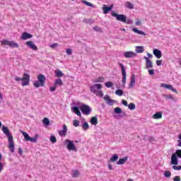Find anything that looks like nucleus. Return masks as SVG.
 Listing matches in <instances>:
<instances>
[{
  "instance_id": "f257e3e1",
  "label": "nucleus",
  "mask_w": 181,
  "mask_h": 181,
  "mask_svg": "<svg viewBox=\"0 0 181 181\" xmlns=\"http://www.w3.org/2000/svg\"><path fill=\"white\" fill-rule=\"evenodd\" d=\"M2 131L8 139V148L10 149V151L13 153V152H15V144L13 143V136H12V134H11V132L9 131V129H8V127L3 126Z\"/></svg>"
},
{
  "instance_id": "f03ea898",
  "label": "nucleus",
  "mask_w": 181,
  "mask_h": 181,
  "mask_svg": "<svg viewBox=\"0 0 181 181\" xmlns=\"http://www.w3.org/2000/svg\"><path fill=\"white\" fill-rule=\"evenodd\" d=\"M101 88H103V85L100 83H95L90 86V93L95 94L97 97H104V93Z\"/></svg>"
},
{
  "instance_id": "7ed1b4c3",
  "label": "nucleus",
  "mask_w": 181,
  "mask_h": 181,
  "mask_svg": "<svg viewBox=\"0 0 181 181\" xmlns=\"http://www.w3.org/2000/svg\"><path fill=\"white\" fill-rule=\"evenodd\" d=\"M37 80L33 83L34 87L39 88V87H45V82L46 81V77L43 74L37 76Z\"/></svg>"
},
{
  "instance_id": "20e7f679",
  "label": "nucleus",
  "mask_w": 181,
  "mask_h": 181,
  "mask_svg": "<svg viewBox=\"0 0 181 181\" xmlns=\"http://www.w3.org/2000/svg\"><path fill=\"white\" fill-rule=\"evenodd\" d=\"M64 144L66 145V148L68 151H77V148H76V145H74V143L73 141L67 139L64 141Z\"/></svg>"
},
{
  "instance_id": "39448f33",
  "label": "nucleus",
  "mask_w": 181,
  "mask_h": 181,
  "mask_svg": "<svg viewBox=\"0 0 181 181\" xmlns=\"http://www.w3.org/2000/svg\"><path fill=\"white\" fill-rule=\"evenodd\" d=\"M112 16L115 18L119 22H123V23H127V16L124 14H118L115 11L112 12Z\"/></svg>"
},
{
  "instance_id": "423d86ee",
  "label": "nucleus",
  "mask_w": 181,
  "mask_h": 181,
  "mask_svg": "<svg viewBox=\"0 0 181 181\" xmlns=\"http://www.w3.org/2000/svg\"><path fill=\"white\" fill-rule=\"evenodd\" d=\"M80 110L82 114H84V115H90L92 111L91 107H90V106L84 104L80 107Z\"/></svg>"
},
{
  "instance_id": "0eeeda50",
  "label": "nucleus",
  "mask_w": 181,
  "mask_h": 181,
  "mask_svg": "<svg viewBox=\"0 0 181 181\" xmlns=\"http://www.w3.org/2000/svg\"><path fill=\"white\" fill-rule=\"evenodd\" d=\"M1 45L9 46L10 47H19V44L16 43L15 41H9L7 40L1 41Z\"/></svg>"
},
{
  "instance_id": "6e6552de",
  "label": "nucleus",
  "mask_w": 181,
  "mask_h": 181,
  "mask_svg": "<svg viewBox=\"0 0 181 181\" xmlns=\"http://www.w3.org/2000/svg\"><path fill=\"white\" fill-rule=\"evenodd\" d=\"M21 81H23V87H25V86H29V83L30 82V76L29 74L25 73L23 76Z\"/></svg>"
},
{
  "instance_id": "1a4fd4ad",
  "label": "nucleus",
  "mask_w": 181,
  "mask_h": 181,
  "mask_svg": "<svg viewBox=\"0 0 181 181\" xmlns=\"http://www.w3.org/2000/svg\"><path fill=\"white\" fill-rule=\"evenodd\" d=\"M119 64L122 69V85H123V87H125V83H127V71L125 70V67L124 66V64L121 63H119Z\"/></svg>"
},
{
  "instance_id": "9d476101",
  "label": "nucleus",
  "mask_w": 181,
  "mask_h": 181,
  "mask_svg": "<svg viewBox=\"0 0 181 181\" xmlns=\"http://www.w3.org/2000/svg\"><path fill=\"white\" fill-rule=\"evenodd\" d=\"M123 55L126 59H133V57H136V53L132 51L124 52Z\"/></svg>"
},
{
  "instance_id": "9b49d317",
  "label": "nucleus",
  "mask_w": 181,
  "mask_h": 181,
  "mask_svg": "<svg viewBox=\"0 0 181 181\" xmlns=\"http://www.w3.org/2000/svg\"><path fill=\"white\" fill-rule=\"evenodd\" d=\"M103 100H105V101H106V103L107 104V105H114V103H117L116 100H114L111 98H110V95H105L104 97H103Z\"/></svg>"
},
{
  "instance_id": "f8f14e48",
  "label": "nucleus",
  "mask_w": 181,
  "mask_h": 181,
  "mask_svg": "<svg viewBox=\"0 0 181 181\" xmlns=\"http://www.w3.org/2000/svg\"><path fill=\"white\" fill-rule=\"evenodd\" d=\"M160 86L163 87V88H166L167 90H170L173 93H175L176 94H177V90L175 89V88H173V86L172 85L162 83Z\"/></svg>"
},
{
  "instance_id": "ddd939ff",
  "label": "nucleus",
  "mask_w": 181,
  "mask_h": 181,
  "mask_svg": "<svg viewBox=\"0 0 181 181\" xmlns=\"http://www.w3.org/2000/svg\"><path fill=\"white\" fill-rule=\"evenodd\" d=\"M171 165H179V160L177 159V156L176 153H173L171 156Z\"/></svg>"
},
{
  "instance_id": "4468645a",
  "label": "nucleus",
  "mask_w": 181,
  "mask_h": 181,
  "mask_svg": "<svg viewBox=\"0 0 181 181\" xmlns=\"http://www.w3.org/2000/svg\"><path fill=\"white\" fill-rule=\"evenodd\" d=\"M25 45L26 46H28V47L31 49V50H37V47L36 46V45H35V43L33 41H27L25 42Z\"/></svg>"
},
{
  "instance_id": "2eb2a0df",
  "label": "nucleus",
  "mask_w": 181,
  "mask_h": 181,
  "mask_svg": "<svg viewBox=\"0 0 181 181\" xmlns=\"http://www.w3.org/2000/svg\"><path fill=\"white\" fill-rule=\"evenodd\" d=\"M144 59L146 60V69H152L153 67V65L152 64V61L148 58V57H144Z\"/></svg>"
},
{
  "instance_id": "dca6fc26",
  "label": "nucleus",
  "mask_w": 181,
  "mask_h": 181,
  "mask_svg": "<svg viewBox=\"0 0 181 181\" xmlns=\"http://www.w3.org/2000/svg\"><path fill=\"white\" fill-rule=\"evenodd\" d=\"M33 37V35L32 34L28 33L26 32L23 33L21 39L23 40H28V39H32Z\"/></svg>"
},
{
  "instance_id": "f3484780",
  "label": "nucleus",
  "mask_w": 181,
  "mask_h": 181,
  "mask_svg": "<svg viewBox=\"0 0 181 181\" xmlns=\"http://www.w3.org/2000/svg\"><path fill=\"white\" fill-rule=\"evenodd\" d=\"M153 54L157 58L160 59L162 57V52L158 49H154L153 51Z\"/></svg>"
},
{
  "instance_id": "a211bd4d",
  "label": "nucleus",
  "mask_w": 181,
  "mask_h": 181,
  "mask_svg": "<svg viewBox=\"0 0 181 181\" xmlns=\"http://www.w3.org/2000/svg\"><path fill=\"white\" fill-rule=\"evenodd\" d=\"M66 134H67V126L66 124L63 125V129L59 132V134L60 136H66Z\"/></svg>"
},
{
  "instance_id": "6ab92c4d",
  "label": "nucleus",
  "mask_w": 181,
  "mask_h": 181,
  "mask_svg": "<svg viewBox=\"0 0 181 181\" xmlns=\"http://www.w3.org/2000/svg\"><path fill=\"white\" fill-rule=\"evenodd\" d=\"M103 11V13L105 15H107V13H108V12H110V11H112V6H107V5L104 4L103 7L102 8Z\"/></svg>"
},
{
  "instance_id": "aec40b11",
  "label": "nucleus",
  "mask_w": 181,
  "mask_h": 181,
  "mask_svg": "<svg viewBox=\"0 0 181 181\" xmlns=\"http://www.w3.org/2000/svg\"><path fill=\"white\" fill-rule=\"evenodd\" d=\"M72 111L74 112V114H76L78 117H81V112H80V110H78V107L77 106L73 107Z\"/></svg>"
},
{
  "instance_id": "412c9836",
  "label": "nucleus",
  "mask_w": 181,
  "mask_h": 181,
  "mask_svg": "<svg viewBox=\"0 0 181 181\" xmlns=\"http://www.w3.org/2000/svg\"><path fill=\"white\" fill-rule=\"evenodd\" d=\"M90 122L92 125H97L98 124V119L96 116H94L90 118Z\"/></svg>"
},
{
  "instance_id": "4be33fe9",
  "label": "nucleus",
  "mask_w": 181,
  "mask_h": 181,
  "mask_svg": "<svg viewBox=\"0 0 181 181\" xmlns=\"http://www.w3.org/2000/svg\"><path fill=\"white\" fill-rule=\"evenodd\" d=\"M132 31L135 33H137L138 35H142L143 36H146V33H145L142 30H139L137 28H132Z\"/></svg>"
},
{
  "instance_id": "5701e85b",
  "label": "nucleus",
  "mask_w": 181,
  "mask_h": 181,
  "mask_svg": "<svg viewBox=\"0 0 181 181\" xmlns=\"http://www.w3.org/2000/svg\"><path fill=\"white\" fill-rule=\"evenodd\" d=\"M144 46H136L135 52L136 53H144Z\"/></svg>"
},
{
  "instance_id": "b1692460",
  "label": "nucleus",
  "mask_w": 181,
  "mask_h": 181,
  "mask_svg": "<svg viewBox=\"0 0 181 181\" xmlns=\"http://www.w3.org/2000/svg\"><path fill=\"white\" fill-rule=\"evenodd\" d=\"M127 160H128V157L127 156L123 158H120L117 163V165H124Z\"/></svg>"
},
{
  "instance_id": "393cba45",
  "label": "nucleus",
  "mask_w": 181,
  "mask_h": 181,
  "mask_svg": "<svg viewBox=\"0 0 181 181\" xmlns=\"http://www.w3.org/2000/svg\"><path fill=\"white\" fill-rule=\"evenodd\" d=\"M153 118L154 119H160V118H162V112H158L157 113L154 114L153 115Z\"/></svg>"
},
{
  "instance_id": "a878e982",
  "label": "nucleus",
  "mask_w": 181,
  "mask_h": 181,
  "mask_svg": "<svg viewBox=\"0 0 181 181\" xmlns=\"http://www.w3.org/2000/svg\"><path fill=\"white\" fill-rule=\"evenodd\" d=\"M135 81H136L135 75H132L129 87H134V86H135Z\"/></svg>"
},
{
  "instance_id": "bb28decb",
  "label": "nucleus",
  "mask_w": 181,
  "mask_h": 181,
  "mask_svg": "<svg viewBox=\"0 0 181 181\" xmlns=\"http://www.w3.org/2000/svg\"><path fill=\"white\" fill-rule=\"evenodd\" d=\"M105 78L104 77L96 78L93 80V83H104Z\"/></svg>"
},
{
  "instance_id": "cd10ccee",
  "label": "nucleus",
  "mask_w": 181,
  "mask_h": 181,
  "mask_svg": "<svg viewBox=\"0 0 181 181\" xmlns=\"http://www.w3.org/2000/svg\"><path fill=\"white\" fill-rule=\"evenodd\" d=\"M39 138V134H35L34 137H30V142H33L34 144H36L37 142V139Z\"/></svg>"
},
{
  "instance_id": "c85d7f7f",
  "label": "nucleus",
  "mask_w": 181,
  "mask_h": 181,
  "mask_svg": "<svg viewBox=\"0 0 181 181\" xmlns=\"http://www.w3.org/2000/svg\"><path fill=\"white\" fill-rule=\"evenodd\" d=\"M54 86L57 87V86H63V81L60 78H57L55 80Z\"/></svg>"
},
{
  "instance_id": "c756f323",
  "label": "nucleus",
  "mask_w": 181,
  "mask_h": 181,
  "mask_svg": "<svg viewBox=\"0 0 181 181\" xmlns=\"http://www.w3.org/2000/svg\"><path fill=\"white\" fill-rule=\"evenodd\" d=\"M20 132H21V134H23V136L25 138V141H29V139H30V136H29V134L22 130H20Z\"/></svg>"
},
{
  "instance_id": "7c9ffc66",
  "label": "nucleus",
  "mask_w": 181,
  "mask_h": 181,
  "mask_svg": "<svg viewBox=\"0 0 181 181\" xmlns=\"http://www.w3.org/2000/svg\"><path fill=\"white\" fill-rule=\"evenodd\" d=\"M81 3L84 4V5H86V6H90V8H94V4L90 3V2L87 1L82 0Z\"/></svg>"
},
{
  "instance_id": "2f4dec72",
  "label": "nucleus",
  "mask_w": 181,
  "mask_h": 181,
  "mask_svg": "<svg viewBox=\"0 0 181 181\" xmlns=\"http://www.w3.org/2000/svg\"><path fill=\"white\" fill-rule=\"evenodd\" d=\"M55 76L58 78H60V77H63V76H64V74H63L62 71L58 69L55 71Z\"/></svg>"
},
{
  "instance_id": "473e14b6",
  "label": "nucleus",
  "mask_w": 181,
  "mask_h": 181,
  "mask_svg": "<svg viewBox=\"0 0 181 181\" xmlns=\"http://www.w3.org/2000/svg\"><path fill=\"white\" fill-rule=\"evenodd\" d=\"M42 124H44V125H45V127H49V125L50 124V120H49V119L47 117H45L42 120Z\"/></svg>"
},
{
  "instance_id": "72a5a7b5",
  "label": "nucleus",
  "mask_w": 181,
  "mask_h": 181,
  "mask_svg": "<svg viewBox=\"0 0 181 181\" xmlns=\"http://www.w3.org/2000/svg\"><path fill=\"white\" fill-rule=\"evenodd\" d=\"M89 128H90V126L88 125V123L87 122H85L82 124V129H83V131H87V129H88Z\"/></svg>"
},
{
  "instance_id": "f704fd0d",
  "label": "nucleus",
  "mask_w": 181,
  "mask_h": 181,
  "mask_svg": "<svg viewBox=\"0 0 181 181\" xmlns=\"http://www.w3.org/2000/svg\"><path fill=\"white\" fill-rule=\"evenodd\" d=\"M83 22L84 23H88V25H93V23H94V21L93 20H92V19H87V18L83 19Z\"/></svg>"
},
{
  "instance_id": "c9c22d12",
  "label": "nucleus",
  "mask_w": 181,
  "mask_h": 181,
  "mask_svg": "<svg viewBox=\"0 0 181 181\" xmlns=\"http://www.w3.org/2000/svg\"><path fill=\"white\" fill-rule=\"evenodd\" d=\"M115 94H116V95H119V97H122V95H124V90H122L121 89H117L115 91Z\"/></svg>"
},
{
  "instance_id": "e433bc0d",
  "label": "nucleus",
  "mask_w": 181,
  "mask_h": 181,
  "mask_svg": "<svg viewBox=\"0 0 181 181\" xmlns=\"http://www.w3.org/2000/svg\"><path fill=\"white\" fill-rule=\"evenodd\" d=\"M117 160H118V155L117 154L113 155L110 159V162H117Z\"/></svg>"
},
{
  "instance_id": "4c0bfd02",
  "label": "nucleus",
  "mask_w": 181,
  "mask_h": 181,
  "mask_svg": "<svg viewBox=\"0 0 181 181\" xmlns=\"http://www.w3.org/2000/svg\"><path fill=\"white\" fill-rule=\"evenodd\" d=\"M126 8H128V9H134V4L129 1H127L126 3Z\"/></svg>"
},
{
  "instance_id": "58836bf2",
  "label": "nucleus",
  "mask_w": 181,
  "mask_h": 181,
  "mask_svg": "<svg viewBox=\"0 0 181 181\" xmlns=\"http://www.w3.org/2000/svg\"><path fill=\"white\" fill-rule=\"evenodd\" d=\"M80 175L78 170H74L72 173V177H78Z\"/></svg>"
},
{
  "instance_id": "ea45409f",
  "label": "nucleus",
  "mask_w": 181,
  "mask_h": 181,
  "mask_svg": "<svg viewBox=\"0 0 181 181\" xmlns=\"http://www.w3.org/2000/svg\"><path fill=\"white\" fill-rule=\"evenodd\" d=\"M49 141L52 144H56L57 142V139H56V136H51Z\"/></svg>"
},
{
  "instance_id": "a19ab883",
  "label": "nucleus",
  "mask_w": 181,
  "mask_h": 181,
  "mask_svg": "<svg viewBox=\"0 0 181 181\" xmlns=\"http://www.w3.org/2000/svg\"><path fill=\"white\" fill-rule=\"evenodd\" d=\"M128 108L129 110H131L132 111H134V110H135V104L134 103H129L128 105Z\"/></svg>"
},
{
  "instance_id": "79ce46f5",
  "label": "nucleus",
  "mask_w": 181,
  "mask_h": 181,
  "mask_svg": "<svg viewBox=\"0 0 181 181\" xmlns=\"http://www.w3.org/2000/svg\"><path fill=\"white\" fill-rule=\"evenodd\" d=\"M105 87H107V88H111V87H112V86H113V83H112V82H111V81H107V82H106V83H105Z\"/></svg>"
},
{
  "instance_id": "37998d69",
  "label": "nucleus",
  "mask_w": 181,
  "mask_h": 181,
  "mask_svg": "<svg viewBox=\"0 0 181 181\" xmlns=\"http://www.w3.org/2000/svg\"><path fill=\"white\" fill-rule=\"evenodd\" d=\"M121 112H122V109H121V107H115V114H121Z\"/></svg>"
},
{
  "instance_id": "c03bdc74",
  "label": "nucleus",
  "mask_w": 181,
  "mask_h": 181,
  "mask_svg": "<svg viewBox=\"0 0 181 181\" xmlns=\"http://www.w3.org/2000/svg\"><path fill=\"white\" fill-rule=\"evenodd\" d=\"M73 125L74 127H79L80 126V121L77 120V119H75L73 121Z\"/></svg>"
},
{
  "instance_id": "a18cd8bd",
  "label": "nucleus",
  "mask_w": 181,
  "mask_h": 181,
  "mask_svg": "<svg viewBox=\"0 0 181 181\" xmlns=\"http://www.w3.org/2000/svg\"><path fill=\"white\" fill-rule=\"evenodd\" d=\"M164 97L166 100H175V98L172 95H165Z\"/></svg>"
},
{
  "instance_id": "49530a36",
  "label": "nucleus",
  "mask_w": 181,
  "mask_h": 181,
  "mask_svg": "<svg viewBox=\"0 0 181 181\" xmlns=\"http://www.w3.org/2000/svg\"><path fill=\"white\" fill-rule=\"evenodd\" d=\"M164 176L165 177H170V176H172V173H170V171H165L164 173Z\"/></svg>"
},
{
  "instance_id": "de8ad7c7",
  "label": "nucleus",
  "mask_w": 181,
  "mask_h": 181,
  "mask_svg": "<svg viewBox=\"0 0 181 181\" xmlns=\"http://www.w3.org/2000/svg\"><path fill=\"white\" fill-rule=\"evenodd\" d=\"M177 158H181V149L180 150H176L175 153Z\"/></svg>"
},
{
  "instance_id": "09e8293b",
  "label": "nucleus",
  "mask_w": 181,
  "mask_h": 181,
  "mask_svg": "<svg viewBox=\"0 0 181 181\" xmlns=\"http://www.w3.org/2000/svg\"><path fill=\"white\" fill-rule=\"evenodd\" d=\"M173 169H174V170H181V165H173Z\"/></svg>"
},
{
  "instance_id": "8fccbe9b",
  "label": "nucleus",
  "mask_w": 181,
  "mask_h": 181,
  "mask_svg": "<svg viewBox=\"0 0 181 181\" xmlns=\"http://www.w3.org/2000/svg\"><path fill=\"white\" fill-rule=\"evenodd\" d=\"M148 74L150 76H153V74H155V69H149L148 70Z\"/></svg>"
},
{
  "instance_id": "3c124183",
  "label": "nucleus",
  "mask_w": 181,
  "mask_h": 181,
  "mask_svg": "<svg viewBox=\"0 0 181 181\" xmlns=\"http://www.w3.org/2000/svg\"><path fill=\"white\" fill-rule=\"evenodd\" d=\"M57 46H59V44L58 43H54V44H52L49 47H51L52 49H55V47H57Z\"/></svg>"
},
{
  "instance_id": "603ef678",
  "label": "nucleus",
  "mask_w": 181,
  "mask_h": 181,
  "mask_svg": "<svg viewBox=\"0 0 181 181\" xmlns=\"http://www.w3.org/2000/svg\"><path fill=\"white\" fill-rule=\"evenodd\" d=\"M56 88H57V86L54 85V86L49 88V90L52 93H53V91H56Z\"/></svg>"
},
{
  "instance_id": "864d4df0",
  "label": "nucleus",
  "mask_w": 181,
  "mask_h": 181,
  "mask_svg": "<svg viewBox=\"0 0 181 181\" xmlns=\"http://www.w3.org/2000/svg\"><path fill=\"white\" fill-rule=\"evenodd\" d=\"M126 23L127 25H132V23H134V21L131 19H127V20H126Z\"/></svg>"
},
{
  "instance_id": "5fc2aeb1",
  "label": "nucleus",
  "mask_w": 181,
  "mask_h": 181,
  "mask_svg": "<svg viewBox=\"0 0 181 181\" xmlns=\"http://www.w3.org/2000/svg\"><path fill=\"white\" fill-rule=\"evenodd\" d=\"M122 104H123V105H124L125 107H128V102L125 100H122Z\"/></svg>"
},
{
  "instance_id": "6e6d98bb",
  "label": "nucleus",
  "mask_w": 181,
  "mask_h": 181,
  "mask_svg": "<svg viewBox=\"0 0 181 181\" xmlns=\"http://www.w3.org/2000/svg\"><path fill=\"white\" fill-rule=\"evenodd\" d=\"M66 53L69 54V56H70L71 54V53H73V51L71 50V49H67L66 50Z\"/></svg>"
},
{
  "instance_id": "4d7b16f0",
  "label": "nucleus",
  "mask_w": 181,
  "mask_h": 181,
  "mask_svg": "<svg viewBox=\"0 0 181 181\" xmlns=\"http://www.w3.org/2000/svg\"><path fill=\"white\" fill-rule=\"evenodd\" d=\"M93 30H95V32H100V30H101V28L98 26H95L93 28Z\"/></svg>"
},
{
  "instance_id": "13d9d810",
  "label": "nucleus",
  "mask_w": 181,
  "mask_h": 181,
  "mask_svg": "<svg viewBox=\"0 0 181 181\" xmlns=\"http://www.w3.org/2000/svg\"><path fill=\"white\" fill-rule=\"evenodd\" d=\"M156 63L157 66H161L162 60H156Z\"/></svg>"
},
{
  "instance_id": "bf43d9fd",
  "label": "nucleus",
  "mask_w": 181,
  "mask_h": 181,
  "mask_svg": "<svg viewBox=\"0 0 181 181\" xmlns=\"http://www.w3.org/2000/svg\"><path fill=\"white\" fill-rule=\"evenodd\" d=\"M141 21H140V20H137V21H136V26H141Z\"/></svg>"
},
{
  "instance_id": "052dcab7",
  "label": "nucleus",
  "mask_w": 181,
  "mask_h": 181,
  "mask_svg": "<svg viewBox=\"0 0 181 181\" xmlns=\"http://www.w3.org/2000/svg\"><path fill=\"white\" fill-rule=\"evenodd\" d=\"M148 141L149 142H153L155 141V138H153V136H150L148 137Z\"/></svg>"
},
{
  "instance_id": "680f3d73",
  "label": "nucleus",
  "mask_w": 181,
  "mask_h": 181,
  "mask_svg": "<svg viewBox=\"0 0 181 181\" xmlns=\"http://www.w3.org/2000/svg\"><path fill=\"white\" fill-rule=\"evenodd\" d=\"M173 180H174V181H180V177H179V176H175V177L173 178Z\"/></svg>"
},
{
  "instance_id": "e2e57ef3",
  "label": "nucleus",
  "mask_w": 181,
  "mask_h": 181,
  "mask_svg": "<svg viewBox=\"0 0 181 181\" xmlns=\"http://www.w3.org/2000/svg\"><path fill=\"white\" fill-rule=\"evenodd\" d=\"M3 170H4V165L2 164V163H0V173L2 172Z\"/></svg>"
},
{
  "instance_id": "0e129e2a",
  "label": "nucleus",
  "mask_w": 181,
  "mask_h": 181,
  "mask_svg": "<svg viewBox=\"0 0 181 181\" xmlns=\"http://www.w3.org/2000/svg\"><path fill=\"white\" fill-rule=\"evenodd\" d=\"M15 81H18V82L22 81V78L15 77Z\"/></svg>"
},
{
  "instance_id": "69168bd1",
  "label": "nucleus",
  "mask_w": 181,
  "mask_h": 181,
  "mask_svg": "<svg viewBox=\"0 0 181 181\" xmlns=\"http://www.w3.org/2000/svg\"><path fill=\"white\" fill-rule=\"evenodd\" d=\"M18 153L19 155L22 156V154L23 153V151H22V149L20 148H18Z\"/></svg>"
},
{
  "instance_id": "338daca9",
  "label": "nucleus",
  "mask_w": 181,
  "mask_h": 181,
  "mask_svg": "<svg viewBox=\"0 0 181 181\" xmlns=\"http://www.w3.org/2000/svg\"><path fill=\"white\" fill-rule=\"evenodd\" d=\"M147 56H148V59H152V57H153V56L150 53H147Z\"/></svg>"
},
{
  "instance_id": "774afa93",
  "label": "nucleus",
  "mask_w": 181,
  "mask_h": 181,
  "mask_svg": "<svg viewBox=\"0 0 181 181\" xmlns=\"http://www.w3.org/2000/svg\"><path fill=\"white\" fill-rule=\"evenodd\" d=\"M177 142H178L177 146L181 147V140H177Z\"/></svg>"
}]
</instances>
